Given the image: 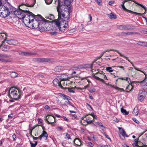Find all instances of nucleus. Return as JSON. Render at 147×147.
Returning a JSON list of instances; mask_svg holds the SVG:
<instances>
[{"mask_svg": "<svg viewBox=\"0 0 147 147\" xmlns=\"http://www.w3.org/2000/svg\"><path fill=\"white\" fill-rule=\"evenodd\" d=\"M9 5V8L6 7L5 6V8L4 9H3V11H4L6 13L5 14L4 16H3L2 14V17L3 18H5L6 17L8 16L10 13L12 14L14 13L16 16H17L19 18H22L24 17V16L22 14H23V13H22V11L23 10L22 9L18 10L17 9H16L14 7L11 5H10V4L8 3Z\"/></svg>", "mask_w": 147, "mask_h": 147, "instance_id": "obj_1", "label": "nucleus"}, {"mask_svg": "<svg viewBox=\"0 0 147 147\" xmlns=\"http://www.w3.org/2000/svg\"><path fill=\"white\" fill-rule=\"evenodd\" d=\"M58 12L59 13V18H64V21H63V23L65 24V25L63 26H61L58 28L59 31L61 32H63L66 29L68 25V22L69 21L70 13L68 11L66 10H65L64 11H60L59 10ZM62 25H61V26Z\"/></svg>", "mask_w": 147, "mask_h": 147, "instance_id": "obj_2", "label": "nucleus"}, {"mask_svg": "<svg viewBox=\"0 0 147 147\" xmlns=\"http://www.w3.org/2000/svg\"><path fill=\"white\" fill-rule=\"evenodd\" d=\"M22 91L18 87H12L8 90L7 95L10 98L18 100L21 98Z\"/></svg>", "mask_w": 147, "mask_h": 147, "instance_id": "obj_3", "label": "nucleus"}, {"mask_svg": "<svg viewBox=\"0 0 147 147\" xmlns=\"http://www.w3.org/2000/svg\"><path fill=\"white\" fill-rule=\"evenodd\" d=\"M22 13H23V14H22L25 16H24V17L20 19L23 20L24 23L26 26L28 27H31L30 24L31 23L32 21L30 20V17L32 19V18H34V14L28 10H23Z\"/></svg>", "mask_w": 147, "mask_h": 147, "instance_id": "obj_4", "label": "nucleus"}, {"mask_svg": "<svg viewBox=\"0 0 147 147\" xmlns=\"http://www.w3.org/2000/svg\"><path fill=\"white\" fill-rule=\"evenodd\" d=\"M117 28L121 30H130L135 29L136 27L132 24L119 25L117 26Z\"/></svg>", "mask_w": 147, "mask_h": 147, "instance_id": "obj_5", "label": "nucleus"}, {"mask_svg": "<svg viewBox=\"0 0 147 147\" xmlns=\"http://www.w3.org/2000/svg\"><path fill=\"white\" fill-rule=\"evenodd\" d=\"M32 22L30 24V25L31 26V27H28L29 28H37L39 27V26L41 25V22H39L35 20H34V18L31 20Z\"/></svg>", "mask_w": 147, "mask_h": 147, "instance_id": "obj_6", "label": "nucleus"}, {"mask_svg": "<svg viewBox=\"0 0 147 147\" xmlns=\"http://www.w3.org/2000/svg\"><path fill=\"white\" fill-rule=\"evenodd\" d=\"M147 92L144 90H140L139 91L138 95V100L140 101L144 100L146 94Z\"/></svg>", "mask_w": 147, "mask_h": 147, "instance_id": "obj_7", "label": "nucleus"}, {"mask_svg": "<svg viewBox=\"0 0 147 147\" xmlns=\"http://www.w3.org/2000/svg\"><path fill=\"white\" fill-rule=\"evenodd\" d=\"M33 18L34 19H35V20L38 21L39 22H41L42 24H43L42 22L43 21L45 22H47L49 21V20L45 19L41 15L36 16L34 15Z\"/></svg>", "mask_w": 147, "mask_h": 147, "instance_id": "obj_8", "label": "nucleus"}, {"mask_svg": "<svg viewBox=\"0 0 147 147\" xmlns=\"http://www.w3.org/2000/svg\"><path fill=\"white\" fill-rule=\"evenodd\" d=\"M33 3L31 5H29L27 4L26 5H21L19 6V9L18 10L22 9L24 10H27L25 8L26 7H33L36 3V0H33Z\"/></svg>", "mask_w": 147, "mask_h": 147, "instance_id": "obj_9", "label": "nucleus"}, {"mask_svg": "<svg viewBox=\"0 0 147 147\" xmlns=\"http://www.w3.org/2000/svg\"><path fill=\"white\" fill-rule=\"evenodd\" d=\"M131 1H134L137 5L140 6L141 7H142L145 10V11L143 13H137V12H134V14H136V15H139L140 16H142V15H144V14H145L146 13V11L147 10V8H146V7H145L143 5L138 2H137L136 1H132V0H131Z\"/></svg>", "mask_w": 147, "mask_h": 147, "instance_id": "obj_10", "label": "nucleus"}, {"mask_svg": "<svg viewBox=\"0 0 147 147\" xmlns=\"http://www.w3.org/2000/svg\"><path fill=\"white\" fill-rule=\"evenodd\" d=\"M53 83L54 85L56 86H59L62 89L64 88L61 83V81L60 80L59 81V79L57 78L55 79L53 81Z\"/></svg>", "mask_w": 147, "mask_h": 147, "instance_id": "obj_11", "label": "nucleus"}, {"mask_svg": "<svg viewBox=\"0 0 147 147\" xmlns=\"http://www.w3.org/2000/svg\"><path fill=\"white\" fill-rule=\"evenodd\" d=\"M58 16L59 17V13H58ZM60 20H61L63 22V21H64V18H59V17L58 19L54 20H53V22H55L56 26L58 28L61 26V21H60Z\"/></svg>", "mask_w": 147, "mask_h": 147, "instance_id": "obj_12", "label": "nucleus"}, {"mask_svg": "<svg viewBox=\"0 0 147 147\" xmlns=\"http://www.w3.org/2000/svg\"><path fill=\"white\" fill-rule=\"evenodd\" d=\"M55 121V117L53 116L49 117L47 119H46V121L48 124L53 125L54 122Z\"/></svg>", "mask_w": 147, "mask_h": 147, "instance_id": "obj_13", "label": "nucleus"}, {"mask_svg": "<svg viewBox=\"0 0 147 147\" xmlns=\"http://www.w3.org/2000/svg\"><path fill=\"white\" fill-rule=\"evenodd\" d=\"M73 1V0H65L64 1V4L65 6L66 5L67 7H65V9H64V10H66L67 11H68L69 12V9L67 8L69 6L71 2H72Z\"/></svg>", "mask_w": 147, "mask_h": 147, "instance_id": "obj_14", "label": "nucleus"}, {"mask_svg": "<svg viewBox=\"0 0 147 147\" xmlns=\"http://www.w3.org/2000/svg\"><path fill=\"white\" fill-rule=\"evenodd\" d=\"M57 77L60 80H61L63 81L67 80L68 78V76L65 74H60Z\"/></svg>", "mask_w": 147, "mask_h": 147, "instance_id": "obj_15", "label": "nucleus"}, {"mask_svg": "<svg viewBox=\"0 0 147 147\" xmlns=\"http://www.w3.org/2000/svg\"><path fill=\"white\" fill-rule=\"evenodd\" d=\"M121 56V57H124L125 59L127 60H128V61L129 62H130L131 63V64L134 67V68L137 70V71H140L141 72H142V71H141V70H140L139 69V68H138L137 67H136L135 66L133 63V62L129 60L128 58V57H126V56H125L124 55H122L121 53H119V52H117Z\"/></svg>", "mask_w": 147, "mask_h": 147, "instance_id": "obj_16", "label": "nucleus"}, {"mask_svg": "<svg viewBox=\"0 0 147 147\" xmlns=\"http://www.w3.org/2000/svg\"><path fill=\"white\" fill-rule=\"evenodd\" d=\"M2 3L1 1L0 0V16L2 17V15L3 14V16H5L6 13H5L4 11H3V9H4L5 8V6L2 5Z\"/></svg>", "mask_w": 147, "mask_h": 147, "instance_id": "obj_17", "label": "nucleus"}, {"mask_svg": "<svg viewBox=\"0 0 147 147\" xmlns=\"http://www.w3.org/2000/svg\"><path fill=\"white\" fill-rule=\"evenodd\" d=\"M145 75V77L144 80L141 82H137V83H140L142 84V85L143 86H147V80H146L147 75L144 72Z\"/></svg>", "mask_w": 147, "mask_h": 147, "instance_id": "obj_18", "label": "nucleus"}, {"mask_svg": "<svg viewBox=\"0 0 147 147\" xmlns=\"http://www.w3.org/2000/svg\"><path fill=\"white\" fill-rule=\"evenodd\" d=\"M36 59V61L38 62H47L50 61L49 59L47 58H37Z\"/></svg>", "mask_w": 147, "mask_h": 147, "instance_id": "obj_19", "label": "nucleus"}, {"mask_svg": "<svg viewBox=\"0 0 147 147\" xmlns=\"http://www.w3.org/2000/svg\"><path fill=\"white\" fill-rule=\"evenodd\" d=\"M137 82H135V81H132L131 82V84H129V85L127 86L126 87V90H128L129 89V88H130L131 87V89L129 91H127V92H131L133 90V89H134V86H133L132 84L134 83H137Z\"/></svg>", "mask_w": 147, "mask_h": 147, "instance_id": "obj_20", "label": "nucleus"}, {"mask_svg": "<svg viewBox=\"0 0 147 147\" xmlns=\"http://www.w3.org/2000/svg\"><path fill=\"white\" fill-rule=\"evenodd\" d=\"M4 51H7L9 49V47L7 45L2 44L0 45V49Z\"/></svg>", "mask_w": 147, "mask_h": 147, "instance_id": "obj_21", "label": "nucleus"}, {"mask_svg": "<svg viewBox=\"0 0 147 147\" xmlns=\"http://www.w3.org/2000/svg\"><path fill=\"white\" fill-rule=\"evenodd\" d=\"M138 33L136 32H124L121 33V35L122 36H125L126 35H129L134 34H138Z\"/></svg>", "mask_w": 147, "mask_h": 147, "instance_id": "obj_22", "label": "nucleus"}, {"mask_svg": "<svg viewBox=\"0 0 147 147\" xmlns=\"http://www.w3.org/2000/svg\"><path fill=\"white\" fill-rule=\"evenodd\" d=\"M18 52L19 53V54L21 55H33L34 54L33 53L27 52H26L19 51H18Z\"/></svg>", "mask_w": 147, "mask_h": 147, "instance_id": "obj_23", "label": "nucleus"}, {"mask_svg": "<svg viewBox=\"0 0 147 147\" xmlns=\"http://www.w3.org/2000/svg\"><path fill=\"white\" fill-rule=\"evenodd\" d=\"M74 143L75 145L76 146H80L81 144L80 140L79 139L77 138L74 140Z\"/></svg>", "mask_w": 147, "mask_h": 147, "instance_id": "obj_24", "label": "nucleus"}, {"mask_svg": "<svg viewBox=\"0 0 147 147\" xmlns=\"http://www.w3.org/2000/svg\"><path fill=\"white\" fill-rule=\"evenodd\" d=\"M119 129L120 131H121V134L123 136L128 137V136L126 134L125 131L122 127H119Z\"/></svg>", "mask_w": 147, "mask_h": 147, "instance_id": "obj_25", "label": "nucleus"}, {"mask_svg": "<svg viewBox=\"0 0 147 147\" xmlns=\"http://www.w3.org/2000/svg\"><path fill=\"white\" fill-rule=\"evenodd\" d=\"M138 108L137 107H135L132 113L135 115H137L138 114Z\"/></svg>", "mask_w": 147, "mask_h": 147, "instance_id": "obj_26", "label": "nucleus"}, {"mask_svg": "<svg viewBox=\"0 0 147 147\" xmlns=\"http://www.w3.org/2000/svg\"><path fill=\"white\" fill-rule=\"evenodd\" d=\"M121 111L122 113L125 115H127L129 114V112L126 111L125 109L123 108H121Z\"/></svg>", "mask_w": 147, "mask_h": 147, "instance_id": "obj_27", "label": "nucleus"}, {"mask_svg": "<svg viewBox=\"0 0 147 147\" xmlns=\"http://www.w3.org/2000/svg\"><path fill=\"white\" fill-rule=\"evenodd\" d=\"M62 67L60 66H57L55 67L54 69V71L55 72H58L62 70Z\"/></svg>", "mask_w": 147, "mask_h": 147, "instance_id": "obj_28", "label": "nucleus"}, {"mask_svg": "<svg viewBox=\"0 0 147 147\" xmlns=\"http://www.w3.org/2000/svg\"><path fill=\"white\" fill-rule=\"evenodd\" d=\"M108 16L109 17L110 19H116L117 18V16L111 13L110 14L108 15Z\"/></svg>", "mask_w": 147, "mask_h": 147, "instance_id": "obj_29", "label": "nucleus"}, {"mask_svg": "<svg viewBox=\"0 0 147 147\" xmlns=\"http://www.w3.org/2000/svg\"><path fill=\"white\" fill-rule=\"evenodd\" d=\"M10 74V76L12 78H15L18 76V74L15 72H11Z\"/></svg>", "mask_w": 147, "mask_h": 147, "instance_id": "obj_30", "label": "nucleus"}, {"mask_svg": "<svg viewBox=\"0 0 147 147\" xmlns=\"http://www.w3.org/2000/svg\"><path fill=\"white\" fill-rule=\"evenodd\" d=\"M42 137H45L46 139L47 140V139L48 134L47 132L45 131H42V133L41 134Z\"/></svg>", "mask_w": 147, "mask_h": 147, "instance_id": "obj_31", "label": "nucleus"}, {"mask_svg": "<svg viewBox=\"0 0 147 147\" xmlns=\"http://www.w3.org/2000/svg\"><path fill=\"white\" fill-rule=\"evenodd\" d=\"M115 67V66H113L112 67H107L106 68V70L107 71H109V72H112L114 70L113 69H112V67Z\"/></svg>", "mask_w": 147, "mask_h": 147, "instance_id": "obj_32", "label": "nucleus"}, {"mask_svg": "<svg viewBox=\"0 0 147 147\" xmlns=\"http://www.w3.org/2000/svg\"><path fill=\"white\" fill-rule=\"evenodd\" d=\"M9 56L7 54H0V57L2 58H9Z\"/></svg>", "mask_w": 147, "mask_h": 147, "instance_id": "obj_33", "label": "nucleus"}, {"mask_svg": "<svg viewBox=\"0 0 147 147\" xmlns=\"http://www.w3.org/2000/svg\"><path fill=\"white\" fill-rule=\"evenodd\" d=\"M63 98V99L67 100L70 99V97L63 94H61Z\"/></svg>", "mask_w": 147, "mask_h": 147, "instance_id": "obj_34", "label": "nucleus"}, {"mask_svg": "<svg viewBox=\"0 0 147 147\" xmlns=\"http://www.w3.org/2000/svg\"><path fill=\"white\" fill-rule=\"evenodd\" d=\"M122 8L124 11H127V12H128L131 13H134V11H131V10H129V9H127L125 7V6H124L123 7H122Z\"/></svg>", "mask_w": 147, "mask_h": 147, "instance_id": "obj_35", "label": "nucleus"}, {"mask_svg": "<svg viewBox=\"0 0 147 147\" xmlns=\"http://www.w3.org/2000/svg\"><path fill=\"white\" fill-rule=\"evenodd\" d=\"M86 145L87 146L89 147H92L94 146V144L91 142L86 143Z\"/></svg>", "mask_w": 147, "mask_h": 147, "instance_id": "obj_36", "label": "nucleus"}, {"mask_svg": "<svg viewBox=\"0 0 147 147\" xmlns=\"http://www.w3.org/2000/svg\"><path fill=\"white\" fill-rule=\"evenodd\" d=\"M12 45H15L17 44H18V42L15 40L12 39Z\"/></svg>", "mask_w": 147, "mask_h": 147, "instance_id": "obj_37", "label": "nucleus"}, {"mask_svg": "<svg viewBox=\"0 0 147 147\" xmlns=\"http://www.w3.org/2000/svg\"><path fill=\"white\" fill-rule=\"evenodd\" d=\"M95 1L98 5L100 6L102 5V0H95Z\"/></svg>", "mask_w": 147, "mask_h": 147, "instance_id": "obj_38", "label": "nucleus"}, {"mask_svg": "<svg viewBox=\"0 0 147 147\" xmlns=\"http://www.w3.org/2000/svg\"><path fill=\"white\" fill-rule=\"evenodd\" d=\"M46 3L48 5L51 4L53 0H45Z\"/></svg>", "mask_w": 147, "mask_h": 147, "instance_id": "obj_39", "label": "nucleus"}, {"mask_svg": "<svg viewBox=\"0 0 147 147\" xmlns=\"http://www.w3.org/2000/svg\"><path fill=\"white\" fill-rule=\"evenodd\" d=\"M4 40L6 41H7V43H8V44L9 45H12V39L11 40H7L6 39H4Z\"/></svg>", "mask_w": 147, "mask_h": 147, "instance_id": "obj_40", "label": "nucleus"}, {"mask_svg": "<svg viewBox=\"0 0 147 147\" xmlns=\"http://www.w3.org/2000/svg\"><path fill=\"white\" fill-rule=\"evenodd\" d=\"M66 89H68V91L70 92L74 93L75 92L73 90V88H66Z\"/></svg>", "mask_w": 147, "mask_h": 147, "instance_id": "obj_41", "label": "nucleus"}, {"mask_svg": "<svg viewBox=\"0 0 147 147\" xmlns=\"http://www.w3.org/2000/svg\"><path fill=\"white\" fill-rule=\"evenodd\" d=\"M39 31L42 32L45 30V28L43 27H42L40 25L38 27Z\"/></svg>", "mask_w": 147, "mask_h": 147, "instance_id": "obj_42", "label": "nucleus"}, {"mask_svg": "<svg viewBox=\"0 0 147 147\" xmlns=\"http://www.w3.org/2000/svg\"><path fill=\"white\" fill-rule=\"evenodd\" d=\"M54 16L51 14H50L49 16L48 17V19H49L51 20H52L53 18H54Z\"/></svg>", "mask_w": 147, "mask_h": 147, "instance_id": "obj_43", "label": "nucleus"}, {"mask_svg": "<svg viewBox=\"0 0 147 147\" xmlns=\"http://www.w3.org/2000/svg\"><path fill=\"white\" fill-rule=\"evenodd\" d=\"M96 123L100 126H101L102 127H103L104 128H105V127L103 125V124L101 122L98 121Z\"/></svg>", "mask_w": 147, "mask_h": 147, "instance_id": "obj_44", "label": "nucleus"}, {"mask_svg": "<svg viewBox=\"0 0 147 147\" xmlns=\"http://www.w3.org/2000/svg\"><path fill=\"white\" fill-rule=\"evenodd\" d=\"M4 36H5V37L6 36V35L4 33L1 34L0 33V38L1 39L4 38Z\"/></svg>", "mask_w": 147, "mask_h": 147, "instance_id": "obj_45", "label": "nucleus"}, {"mask_svg": "<svg viewBox=\"0 0 147 147\" xmlns=\"http://www.w3.org/2000/svg\"><path fill=\"white\" fill-rule=\"evenodd\" d=\"M138 145H139V146L140 147H141V146H144L143 144L140 141H139V142L138 143Z\"/></svg>", "mask_w": 147, "mask_h": 147, "instance_id": "obj_46", "label": "nucleus"}, {"mask_svg": "<svg viewBox=\"0 0 147 147\" xmlns=\"http://www.w3.org/2000/svg\"><path fill=\"white\" fill-rule=\"evenodd\" d=\"M4 58H2L1 59V62H9V60H6V59H3Z\"/></svg>", "mask_w": 147, "mask_h": 147, "instance_id": "obj_47", "label": "nucleus"}, {"mask_svg": "<svg viewBox=\"0 0 147 147\" xmlns=\"http://www.w3.org/2000/svg\"><path fill=\"white\" fill-rule=\"evenodd\" d=\"M103 134L105 136L106 138L109 140H111V138H109V136L107 135L105 132H104Z\"/></svg>", "mask_w": 147, "mask_h": 147, "instance_id": "obj_48", "label": "nucleus"}, {"mask_svg": "<svg viewBox=\"0 0 147 147\" xmlns=\"http://www.w3.org/2000/svg\"><path fill=\"white\" fill-rule=\"evenodd\" d=\"M114 3V1H110L109 2L108 4L110 5H111L112 4Z\"/></svg>", "mask_w": 147, "mask_h": 147, "instance_id": "obj_49", "label": "nucleus"}, {"mask_svg": "<svg viewBox=\"0 0 147 147\" xmlns=\"http://www.w3.org/2000/svg\"><path fill=\"white\" fill-rule=\"evenodd\" d=\"M50 34L56 36L57 34V32H50Z\"/></svg>", "mask_w": 147, "mask_h": 147, "instance_id": "obj_50", "label": "nucleus"}, {"mask_svg": "<svg viewBox=\"0 0 147 147\" xmlns=\"http://www.w3.org/2000/svg\"><path fill=\"white\" fill-rule=\"evenodd\" d=\"M96 91V89L95 88H93L91 89H90L89 90V91L90 93H92L93 92H94Z\"/></svg>", "mask_w": 147, "mask_h": 147, "instance_id": "obj_51", "label": "nucleus"}, {"mask_svg": "<svg viewBox=\"0 0 147 147\" xmlns=\"http://www.w3.org/2000/svg\"><path fill=\"white\" fill-rule=\"evenodd\" d=\"M66 136L67 138V139H71V138L70 136V135L68 134V133L66 134Z\"/></svg>", "mask_w": 147, "mask_h": 147, "instance_id": "obj_52", "label": "nucleus"}, {"mask_svg": "<svg viewBox=\"0 0 147 147\" xmlns=\"http://www.w3.org/2000/svg\"><path fill=\"white\" fill-rule=\"evenodd\" d=\"M31 147H35L36 146L31 141H29Z\"/></svg>", "mask_w": 147, "mask_h": 147, "instance_id": "obj_53", "label": "nucleus"}, {"mask_svg": "<svg viewBox=\"0 0 147 147\" xmlns=\"http://www.w3.org/2000/svg\"><path fill=\"white\" fill-rule=\"evenodd\" d=\"M57 129L58 131H61L63 129V128L61 126H58L57 127Z\"/></svg>", "mask_w": 147, "mask_h": 147, "instance_id": "obj_54", "label": "nucleus"}, {"mask_svg": "<svg viewBox=\"0 0 147 147\" xmlns=\"http://www.w3.org/2000/svg\"><path fill=\"white\" fill-rule=\"evenodd\" d=\"M133 121L136 123H139V121L138 120H137L136 118H133Z\"/></svg>", "mask_w": 147, "mask_h": 147, "instance_id": "obj_55", "label": "nucleus"}, {"mask_svg": "<svg viewBox=\"0 0 147 147\" xmlns=\"http://www.w3.org/2000/svg\"><path fill=\"white\" fill-rule=\"evenodd\" d=\"M132 145L134 147H140L139 145H138L136 143L135 144H133Z\"/></svg>", "mask_w": 147, "mask_h": 147, "instance_id": "obj_56", "label": "nucleus"}, {"mask_svg": "<svg viewBox=\"0 0 147 147\" xmlns=\"http://www.w3.org/2000/svg\"><path fill=\"white\" fill-rule=\"evenodd\" d=\"M139 141L138 139L136 138L134 140V142H134L133 144H135L136 143L137 144H138V143L139 142Z\"/></svg>", "mask_w": 147, "mask_h": 147, "instance_id": "obj_57", "label": "nucleus"}, {"mask_svg": "<svg viewBox=\"0 0 147 147\" xmlns=\"http://www.w3.org/2000/svg\"><path fill=\"white\" fill-rule=\"evenodd\" d=\"M37 76L38 77H39V78H42L44 77V76L43 75H42V74H38L37 75Z\"/></svg>", "mask_w": 147, "mask_h": 147, "instance_id": "obj_58", "label": "nucleus"}, {"mask_svg": "<svg viewBox=\"0 0 147 147\" xmlns=\"http://www.w3.org/2000/svg\"><path fill=\"white\" fill-rule=\"evenodd\" d=\"M86 122L88 124H90V123H92V124H93V123L92 122V120H90L89 121H88L87 120V121Z\"/></svg>", "mask_w": 147, "mask_h": 147, "instance_id": "obj_59", "label": "nucleus"}, {"mask_svg": "<svg viewBox=\"0 0 147 147\" xmlns=\"http://www.w3.org/2000/svg\"><path fill=\"white\" fill-rule=\"evenodd\" d=\"M50 108L49 107L48 105H46L45 106V107H44L45 109H47V110H48V109H50Z\"/></svg>", "mask_w": 147, "mask_h": 147, "instance_id": "obj_60", "label": "nucleus"}, {"mask_svg": "<svg viewBox=\"0 0 147 147\" xmlns=\"http://www.w3.org/2000/svg\"><path fill=\"white\" fill-rule=\"evenodd\" d=\"M62 118L65 120L67 121H69V120L65 117L63 116L62 117Z\"/></svg>", "mask_w": 147, "mask_h": 147, "instance_id": "obj_61", "label": "nucleus"}, {"mask_svg": "<svg viewBox=\"0 0 147 147\" xmlns=\"http://www.w3.org/2000/svg\"><path fill=\"white\" fill-rule=\"evenodd\" d=\"M142 42H141V41L138 42L137 43V44L139 45L142 46V43H143Z\"/></svg>", "mask_w": 147, "mask_h": 147, "instance_id": "obj_62", "label": "nucleus"}, {"mask_svg": "<svg viewBox=\"0 0 147 147\" xmlns=\"http://www.w3.org/2000/svg\"><path fill=\"white\" fill-rule=\"evenodd\" d=\"M12 138H13V140L14 141H15V139L16 137V134H13L12 136Z\"/></svg>", "mask_w": 147, "mask_h": 147, "instance_id": "obj_63", "label": "nucleus"}, {"mask_svg": "<svg viewBox=\"0 0 147 147\" xmlns=\"http://www.w3.org/2000/svg\"><path fill=\"white\" fill-rule=\"evenodd\" d=\"M142 32L144 34H147V30H144L142 31Z\"/></svg>", "mask_w": 147, "mask_h": 147, "instance_id": "obj_64", "label": "nucleus"}]
</instances>
